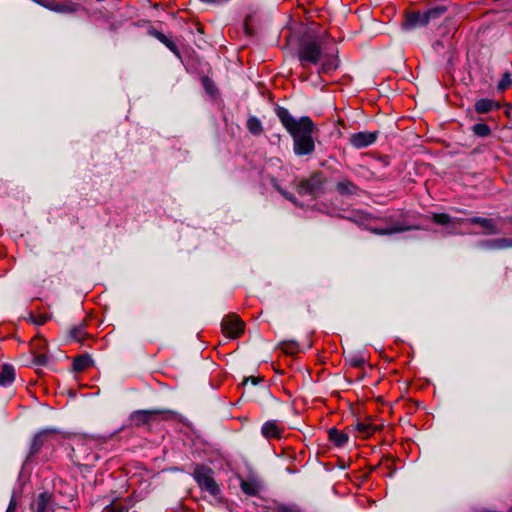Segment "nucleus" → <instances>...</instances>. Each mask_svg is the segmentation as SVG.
<instances>
[{
	"mask_svg": "<svg viewBox=\"0 0 512 512\" xmlns=\"http://www.w3.org/2000/svg\"><path fill=\"white\" fill-rule=\"evenodd\" d=\"M338 67V59L335 55H325L319 73L328 74Z\"/></svg>",
	"mask_w": 512,
	"mask_h": 512,
	"instance_id": "nucleus-20",
	"label": "nucleus"
},
{
	"mask_svg": "<svg viewBox=\"0 0 512 512\" xmlns=\"http://www.w3.org/2000/svg\"><path fill=\"white\" fill-rule=\"evenodd\" d=\"M283 428L275 420L265 422L261 428V433L266 439L280 438Z\"/></svg>",
	"mask_w": 512,
	"mask_h": 512,
	"instance_id": "nucleus-15",
	"label": "nucleus"
},
{
	"mask_svg": "<svg viewBox=\"0 0 512 512\" xmlns=\"http://www.w3.org/2000/svg\"><path fill=\"white\" fill-rule=\"evenodd\" d=\"M83 327L82 326H79V327H73L70 331V335L73 339L77 340V341H81L82 338H83Z\"/></svg>",
	"mask_w": 512,
	"mask_h": 512,
	"instance_id": "nucleus-31",
	"label": "nucleus"
},
{
	"mask_svg": "<svg viewBox=\"0 0 512 512\" xmlns=\"http://www.w3.org/2000/svg\"><path fill=\"white\" fill-rule=\"evenodd\" d=\"M486 247L493 250H501L512 247V239L499 238L489 240L486 243Z\"/></svg>",
	"mask_w": 512,
	"mask_h": 512,
	"instance_id": "nucleus-23",
	"label": "nucleus"
},
{
	"mask_svg": "<svg viewBox=\"0 0 512 512\" xmlns=\"http://www.w3.org/2000/svg\"><path fill=\"white\" fill-rule=\"evenodd\" d=\"M315 150L313 135L301 137L293 141V151L297 156L310 155Z\"/></svg>",
	"mask_w": 512,
	"mask_h": 512,
	"instance_id": "nucleus-11",
	"label": "nucleus"
},
{
	"mask_svg": "<svg viewBox=\"0 0 512 512\" xmlns=\"http://www.w3.org/2000/svg\"><path fill=\"white\" fill-rule=\"evenodd\" d=\"M51 497L48 493L44 492L39 494L35 504V512H49V504Z\"/></svg>",
	"mask_w": 512,
	"mask_h": 512,
	"instance_id": "nucleus-24",
	"label": "nucleus"
},
{
	"mask_svg": "<svg viewBox=\"0 0 512 512\" xmlns=\"http://www.w3.org/2000/svg\"><path fill=\"white\" fill-rule=\"evenodd\" d=\"M322 189V181L317 176L302 180L297 186V192L301 196H316Z\"/></svg>",
	"mask_w": 512,
	"mask_h": 512,
	"instance_id": "nucleus-8",
	"label": "nucleus"
},
{
	"mask_svg": "<svg viewBox=\"0 0 512 512\" xmlns=\"http://www.w3.org/2000/svg\"><path fill=\"white\" fill-rule=\"evenodd\" d=\"M444 7L430 9L425 13H412L407 17L406 25L409 28L425 26L429 23L430 19L439 17L445 12Z\"/></svg>",
	"mask_w": 512,
	"mask_h": 512,
	"instance_id": "nucleus-5",
	"label": "nucleus"
},
{
	"mask_svg": "<svg viewBox=\"0 0 512 512\" xmlns=\"http://www.w3.org/2000/svg\"><path fill=\"white\" fill-rule=\"evenodd\" d=\"M336 190L341 195H354L357 194L359 188L353 182L343 179L337 183Z\"/></svg>",
	"mask_w": 512,
	"mask_h": 512,
	"instance_id": "nucleus-19",
	"label": "nucleus"
},
{
	"mask_svg": "<svg viewBox=\"0 0 512 512\" xmlns=\"http://www.w3.org/2000/svg\"><path fill=\"white\" fill-rule=\"evenodd\" d=\"M15 380V369L12 365L4 364L0 369V386H8Z\"/></svg>",
	"mask_w": 512,
	"mask_h": 512,
	"instance_id": "nucleus-18",
	"label": "nucleus"
},
{
	"mask_svg": "<svg viewBox=\"0 0 512 512\" xmlns=\"http://www.w3.org/2000/svg\"><path fill=\"white\" fill-rule=\"evenodd\" d=\"M240 488L248 496H257L263 489L262 480L254 474H250L245 479H240Z\"/></svg>",
	"mask_w": 512,
	"mask_h": 512,
	"instance_id": "nucleus-7",
	"label": "nucleus"
},
{
	"mask_svg": "<svg viewBox=\"0 0 512 512\" xmlns=\"http://www.w3.org/2000/svg\"><path fill=\"white\" fill-rule=\"evenodd\" d=\"M471 130L474 133V135L478 137H487L491 133L489 126L484 123H477L473 125Z\"/></svg>",
	"mask_w": 512,
	"mask_h": 512,
	"instance_id": "nucleus-29",
	"label": "nucleus"
},
{
	"mask_svg": "<svg viewBox=\"0 0 512 512\" xmlns=\"http://www.w3.org/2000/svg\"><path fill=\"white\" fill-rule=\"evenodd\" d=\"M221 327L223 334L231 339L238 338L244 332V323L235 314L226 316Z\"/></svg>",
	"mask_w": 512,
	"mask_h": 512,
	"instance_id": "nucleus-6",
	"label": "nucleus"
},
{
	"mask_svg": "<svg viewBox=\"0 0 512 512\" xmlns=\"http://www.w3.org/2000/svg\"><path fill=\"white\" fill-rule=\"evenodd\" d=\"M371 220H372V217L368 214L360 215V216H358L357 219H353L354 222H356L359 225L364 226L366 229L371 231L373 234L381 235V236L392 235V234H396V233H402V232L418 229V227L408 225L405 222L394 221L392 217H385L382 219L385 223L390 224L389 227H386V228L370 227L369 225H370Z\"/></svg>",
	"mask_w": 512,
	"mask_h": 512,
	"instance_id": "nucleus-2",
	"label": "nucleus"
},
{
	"mask_svg": "<svg viewBox=\"0 0 512 512\" xmlns=\"http://www.w3.org/2000/svg\"><path fill=\"white\" fill-rule=\"evenodd\" d=\"M432 221L441 226H447L449 233H456V228L464 222L461 218H452L447 213H433Z\"/></svg>",
	"mask_w": 512,
	"mask_h": 512,
	"instance_id": "nucleus-12",
	"label": "nucleus"
},
{
	"mask_svg": "<svg viewBox=\"0 0 512 512\" xmlns=\"http://www.w3.org/2000/svg\"><path fill=\"white\" fill-rule=\"evenodd\" d=\"M377 132H358L350 136L349 142L356 149L372 145L377 139Z\"/></svg>",
	"mask_w": 512,
	"mask_h": 512,
	"instance_id": "nucleus-9",
	"label": "nucleus"
},
{
	"mask_svg": "<svg viewBox=\"0 0 512 512\" xmlns=\"http://www.w3.org/2000/svg\"><path fill=\"white\" fill-rule=\"evenodd\" d=\"M154 36L161 43H163L170 51H172L175 54H178V49H177L176 44L169 37H167L165 34H163L162 32L156 31L154 33Z\"/></svg>",
	"mask_w": 512,
	"mask_h": 512,
	"instance_id": "nucleus-27",
	"label": "nucleus"
},
{
	"mask_svg": "<svg viewBox=\"0 0 512 512\" xmlns=\"http://www.w3.org/2000/svg\"><path fill=\"white\" fill-rule=\"evenodd\" d=\"M46 320V316H39L37 319L34 320V323L36 325H43L46 322Z\"/></svg>",
	"mask_w": 512,
	"mask_h": 512,
	"instance_id": "nucleus-36",
	"label": "nucleus"
},
{
	"mask_svg": "<svg viewBox=\"0 0 512 512\" xmlns=\"http://www.w3.org/2000/svg\"><path fill=\"white\" fill-rule=\"evenodd\" d=\"M354 428L363 438L372 436L379 429V427L374 425L369 419L358 421Z\"/></svg>",
	"mask_w": 512,
	"mask_h": 512,
	"instance_id": "nucleus-17",
	"label": "nucleus"
},
{
	"mask_svg": "<svg viewBox=\"0 0 512 512\" xmlns=\"http://www.w3.org/2000/svg\"><path fill=\"white\" fill-rule=\"evenodd\" d=\"M507 221H508V222H510V223H512V216L508 217V218H507Z\"/></svg>",
	"mask_w": 512,
	"mask_h": 512,
	"instance_id": "nucleus-39",
	"label": "nucleus"
},
{
	"mask_svg": "<svg viewBox=\"0 0 512 512\" xmlns=\"http://www.w3.org/2000/svg\"><path fill=\"white\" fill-rule=\"evenodd\" d=\"M193 476L200 488L206 490L211 495L215 496L220 492V488L213 478L211 469L199 466L194 470Z\"/></svg>",
	"mask_w": 512,
	"mask_h": 512,
	"instance_id": "nucleus-3",
	"label": "nucleus"
},
{
	"mask_svg": "<svg viewBox=\"0 0 512 512\" xmlns=\"http://www.w3.org/2000/svg\"><path fill=\"white\" fill-rule=\"evenodd\" d=\"M274 187L288 200L294 202L295 199H294V196L291 194V193H288L286 191H284L280 186H278L277 184L274 185Z\"/></svg>",
	"mask_w": 512,
	"mask_h": 512,
	"instance_id": "nucleus-34",
	"label": "nucleus"
},
{
	"mask_svg": "<svg viewBox=\"0 0 512 512\" xmlns=\"http://www.w3.org/2000/svg\"><path fill=\"white\" fill-rule=\"evenodd\" d=\"M464 222L481 226L488 235H496L499 233L496 222L491 218L475 216L464 220Z\"/></svg>",
	"mask_w": 512,
	"mask_h": 512,
	"instance_id": "nucleus-14",
	"label": "nucleus"
},
{
	"mask_svg": "<svg viewBox=\"0 0 512 512\" xmlns=\"http://www.w3.org/2000/svg\"><path fill=\"white\" fill-rule=\"evenodd\" d=\"M298 56L303 66L307 63L316 65L322 59L321 46L316 41L305 42L300 46Z\"/></svg>",
	"mask_w": 512,
	"mask_h": 512,
	"instance_id": "nucleus-4",
	"label": "nucleus"
},
{
	"mask_svg": "<svg viewBox=\"0 0 512 512\" xmlns=\"http://www.w3.org/2000/svg\"><path fill=\"white\" fill-rule=\"evenodd\" d=\"M48 362V357L45 354H37L34 357V363L39 366H44Z\"/></svg>",
	"mask_w": 512,
	"mask_h": 512,
	"instance_id": "nucleus-33",
	"label": "nucleus"
},
{
	"mask_svg": "<svg viewBox=\"0 0 512 512\" xmlns=\"http://www.w3.org/2000/svg\"><path fill=\"white\" fill-rule=\"evenodd\" d=\"M37 4L55 12H66L68 11L67 6L64 4L56 3L49 0H38Z\"/></svg>",
	"mask_w": 512,
	"mask_h": 512,
	"instance_id": "nucleus-26",
	"label": "nucleus"
},
{
	"mask_svg": "<svg viewBox=\"0 0 512 512\" xmlns=\"http://www.w3.org/2000/svg\"><path fill=\"white\" fill-rule=\"evenodd\" d=\"M246 126H247L248 131L253 135L258 136L263 132L262 123L255 116H251L248 118Z\"/></svg>",
	"mask_w": 512,
	"mask_h": 512,
	"instance_id": "nucleus-25",
	"label": "nucleus"
},
{
	"mask_svg": "<svg viewBox=\"0 0 512 512\" xmlns=\"http://www.w3.org/2000/svg\"><path fill=\"white\" fill-rule=\"evenodd\" d=\"M512 86V77L509 71H506L497 84V89L501 92L506 91Z\"/></svg>",
	"mask_w": 512,
	"mask_h": 512,
	"instance_id": "nucleus-30",
	"label": "nucleus"
},
{
	"mask_svg": "<svg viewBox=\"0 0 512 512\" xmlns=\"http://www.w3.org/2000/svg\"><path fill=\"white\" fill-rule=\"evenodd\" d=\"M204 85L208 91H210V81L206 78L204 79Z\"/></svg>",
	"mask_w": 512,
	"mask_h": 512,
	"instance_id": "nucleus-37",
	"label": "nucleus"
},
{
	"mask_svg": "<svg viewBox=\"0 0 512 512\" xmlns=\"http://www.w3.org/2000/svg\"><path fill=\"white\" fill-rule=\"evenodd\" d=\"M43 340L41 338H36L32 341V345L33 347H35L37 345V342H42Z\"/></svg>",
	"mask_w": 512,
	"mask_h": 512,
	"instance_id": "nucleus-38",
	"label": "nucleus"
},
{
	"mask_svg": "<svg viewBox=\"0 0 512 512\" xmlns=\"http://www.w3.org/2000/svg\"><path fill=\"white\" fill-rule=\"evenodd\" d=\"M276 114L283 127L292 137L293 141L301 137H307V135H313L316 130L314 122L308 116L295 118L284 107H278L276 109Z\"/></svg>",
	"mask_w": 512,
	"mask_h": 512,
	"instance_id": "nucleus-1",
	"label": "nucleus"
},
{
	"mask_svg": "<svg viewBox=\"0 0 512 512\" xmlns=\"http://www.w3.org/2000/svg\"><path fill=\"white\" fill-rule=\"evenodd\" d=\"M474 108L477 113L485 114L493 110H498L500 108V104L492 99L481 98L475 102Z\"/></svg>",
	"mask_w": 512,
	"mask_h": 512,
	"instance_id": "nucleus-16",
	"label": "nucleus"
},
{
	"mask_svg": "<svg viewBox=\"0 0 512 512\" xmlns=\"http://www.w3.org/2000/svg\"><path fill=\"white\" fill-rule=\"evenodd\" d=\"M328 434L329 439L338 447L345 445L348 441V435L336 428H331Z\"/></svg>",
	"mask_w": 512,
	"mask_h": 512,
	"instance_id": "nucleus-22",
	"label": "nucleus"
},
{
	"mask_svg": "<svg viewBox=\"0 0 512 512\" xmlns=\"http://www.w3.org/2000/svg\"><path fill=\"white\" fill-rule=\"evenodd\" d=\"M16 510H17V501H16L15 497L13 496L10 499V502H9L6 512H16Z\"/></svg>",
	"mask_w": 512,
	"mask_h": 512,
	"instance_id": "nucleus-35",
	"label": "nucleus"
},
{
	"mask_svg": "<svg viewBox=\"0 0 512 512\" xmlns=\"http://www.w3.org/2000/svg\"><path fill=\"white\" fill-rule=\"evenodd\" d=\"M55 432V430L47 429L36 434L31 443L30 455L39 453L40 449L51 440Z\"/></svg>",
	"mask_w": 512,
	"mask_h": 512,
	"instance_id": "nucleus-13",
	"label": "nucleus"
},
{
	"mask_svg": "<svg viewBox=\"0 0 512 512\" xmlns=\"http://www.w3.org/2000/svg\"><path fill=\"white\" fill-rule=\"evenodd\" d=\"M160 412L158 410H137L130 417V423L133 426L141 427L149 425Z\"/></svg>",
	"mask_w": 512,
	"mask_h": 512,
	"instance_id": "nucleus-10",
	"label": "nucleus"
},
{
	"mask_svg": "<svg viewBox=\"0 0 512 512\" xmlns=\"http://www.w3.org/2000/svg\"><path fill=\"white\" fill-rule=\"evenodd\" d=\"M33 2L37 3L38 0H32Z\"/></svg>",
	"mask_w": 512,
	"mask_h": 512,
	"instance_id": "nucleus-40",
	"label": "nucleus"
},
{
	"mask_svg": "<svg viewBox=\"0 0 512 512\" xmlns=\"http://www.w3.org/2000/svg\"><path fill=\"white\" fill-rule=\"evenodd\" d=\"M349 363L352 367H361L364 365L365 360L360 356H353L349 359Z\"/></svg>",
	"mask_w": 512,
	"mask_h": 512,
	"instance_id": "nucleus-32",
	"label": "nucleus"
},
{
	"mask_svg": "<svg viewBox=\"0 0 512 512\" xmlns=\"http://www.w3.org/2000/svg\"><path fill=\"white\" fill-rule=\"evenodd\" d=\"M93 360L89 355H80L74 359L73 369L76 372H82L92 366Z\"/></svg>",
	"mask_w": 512,
	"mask_h": 512,
	"instance_id": "nucleus-21",
	"label": "nucleus"
},
{
	"mask_svg": "<svg viewBox=\"0 0 512 512\" xmlns=\"http://www.w3.org/2000/svg\"><path fill=\"white\" fill-rule=\"evenodd\" d=\"M279 347L283 352L289 355H294L299 351V346L294 340L282 341Z\"/></svg>",
	"mask_w": 512,
	"mask_h": 512,
	"instance_id": "nucleus-28",
	"label": "nucleus"
}]
</instances>
